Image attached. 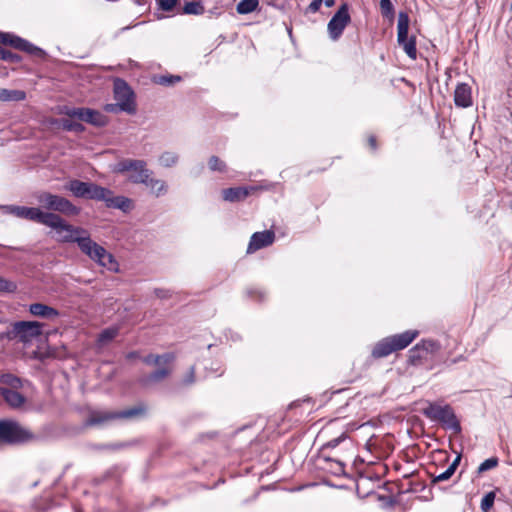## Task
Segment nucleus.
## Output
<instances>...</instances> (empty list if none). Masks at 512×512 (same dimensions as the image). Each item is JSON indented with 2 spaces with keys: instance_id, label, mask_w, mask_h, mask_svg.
Returning a JSON list of instances; mask_svg holds the SVG:
<instances>
[{
  "instance_id": "obj_1",
  "label": "nucleus",
  "mask_w": 512,
  "mask_h": 512,
  "mask_svg": "<svg viewBox=\"0 0 512 512\" xmlns=\"http://www.w3.org/2000/svg\"><path fill=\"white\" fill-rule=\"evenodd\" d=\"M77 244L80 251L89 257L92 261L97 263L109 271L116 272L118 270V263L111 253H109L103 246L92 240L88 230L84 229V233H80L74 242Z\"/></svg>"
},
{
  "instance_id": "obj_2",
  "label": "nucleus",
  "mask_w": 512,
  "mask_h": 512,
  "mask_svg": "<svg viewBox=\"0 0 512 512\" xmlns=\"http://www.w3.org/2000/svg\"><path fill=\"white\" fill-rule=\"evenodd\" d=\"M41 224L51 229L52 237L59 243H74L79 234L84 233V228L69 224L53 212L46 211Z\"/></svg>"
},
{
  "instance_id": "obj_3",
  "label": "nucleus",
  "mask_w": 512,
  "mask_h": 512,
  "mask_svg": "<svg viewBox=\"0 0 512 512\" xmlns=\"http://www.w3.org/2000/svg\"><path fill=\"white\" fill-rule=\"evenodd\" d=\"M418 335V330H407L399 334L385 337L375 344L371 351V355L376 359L387 357L393 352L403 350L408 347Z\"/></svg>"
},
{
  "instance_id": "obj_4",
  "label": "nucleus",
  "mask_w": 512,
  "mask_h": 512,
  "mask_svg": "<svg viewBox=\"0 0 512 512\" xmlns=\"http://www.w3.org/2000/svg\"><path fill=\"white\" fill-rule=\"evenodd\" d=\"M43 324L37 321H18L0 334V340H18L25 345L32 344L42 334Z\"/></svg>"
},
{
  "instance_id": "obj_5",
  "label": "nucleus",
  "mask_w": 512,
  "mask_h": 512,
  "mask_svg": "<svg viewBox=\"0 0 512 512\" xmlns=\"http://www.w3.org/2000/svg\"><path fill=\"white\" fill-rule=\"evenodd\" d=\"M421 413L431 421L441 423L446 429L454 433L461 432V425L450 405H441L434 402H427Z\"/></svg>"
},
{
  "instance_id": "obj_6",
  "label": "nucleus",
  "mask_w": 512,
  "mask_h": 512,
  "mask_svg": "<svg viewBox=\"0 0 512 512\" xmlns=\"http://www.w3.org/2000/svg\"><path fill=\"white\" fill-rule=\"evenodd\" d=\"M34 438V434L20 423L9 419L0 420V444H20Z\"/></svg>"
},
{
  "instance_id": "obj_7",
  "label": "nucleus",
  "mask_w": 512,
  "mask_h": 512,
  "mask_svg": "<svg viewBox=\"0 0 512 512\" xmlns=\"http://www.w3.org/2000/svg\"><path fill=\"white\" fill-rule=\"evenodd\" d=\"M36 199L43 208L50 211H56L68 216H76L80 213V209L72 204L71 201L56 194L41 192L36 196Z\"/></svg>"
},
{
  "instance_id": "obj_8",
  "label": "nucleus",
  "mask_w": 512,
  "mask_h": 512,
  "mask_svg": "<svg viewBox=\"0 0 512 512\" xmlns=\"http://www.w3.org/2000/svg\"><path fill=\"white\" fill-rule=\"evenodd\" d=\"M114 171L118 173L129 172L128 179L135 184L148 183L149 177L152 175V171L147 168V164L143 160H122L115 165Z\"/></svg>"
},
{
  "instance_id": "obj_9",
  "label": "nucleus",
  "mask_w": 512,
  "mask_h": 512,
  "mask_svg": "<svg viewBox=\"0 0 512 512\" xmlns=\"http://www.w3.org/2000/svg\"><path fill=\"white\" fill-rule=\"evenodd\" d=\"M75 197L87 198L92 200L101 201L105 199L108 189L98 186L91 182H83L80 180H71L65 186Z\"/></svg>"
},
{
  "instance_id": "obj_10",
  "label": "nucleus",
  "mask_w": 512,
  "mask_h": 512,
  "mask_svg": "<svg viewBox=\"0 0 512 512\" xmlns=\"http://www.w3.org/2000/svg\"><path fill=\"white\" fill-rule=\"evenodd\" d=\"M409 17L401 12L397 23V41L405 53L412 59L417 58L416 39L414 36L408 37Z\"/></svg>"
},
{
  "instance_id": "obj_11",
  "label": "nucleus",
  "mask_w": 512,
  "mask_h": 512,
  "mask_svg": "<svg viewBox=\"0 0 512 512\" xmlns=\"http://www.w3.org/2000/svg\"><path fill=\"white\" fill-rule=\"evenodd\" d=\"M113 94L116 102L121 104L123 112L131 115L136 113L135 95L126 81L120 78L114 79Z\"/></svg>"
},
{
  "instance_id": "obj_12",
  "label": "nucleus",
  "mask_w": 512,
  "mask_h": 512,
  "mask_svg": "<svg viewBox=\"0 0 512 512\" xmlns=\"http://www.w3.org/2000/svg\"><path fill=\"white\" fill-rule=\"evenodd\" d=\"M145 412L146 409L143 406H136L119 412H94L88 419V424H102L115 419H132L145 415Z\"/></svg>"
},
{
  "instance_id": "obj_13",
  "label": "nucleus",
  "mask_w": 512,
  "mask_h": 512,
  "mask_svg": "<svg viewBox=\"0 0 512 512\" xmlns=\"http://www.w3.org/2000/svg\"><path fill=\"white\" fill-rule=\"evenodd\" d=\"M351 17L347 4H343L339 7L337 12L333 15L327 25L329 37L336 41L342 35L346 26L350 23Z\"/></svg>"
},
{
  "instance_id": "obj_14",
  "label": "nucleus",
  "mask_w": 512,
  "mask_h": 512,
  "mask_svg": "<svg viewBox=\"0 0 512 512\" xmlns=\"http://www.w3.org/2000/svg\"><path fill=\"white\" fill-rule=\"evenodd\" d=\"M4 214L13 215L20 219H26L37 223H42L46 211L38 207H26L18 205H3L0 207Z\"/></svg>"
},
{
  "instance_id": "obj_15",
  "label": "nucleus",
  "mask_w": 512,
  "mask_h": 512,
  "mask_svg": "<svg viewBox=\"0 0 512 512\" xmlns=\"http://www.w3.org/2000/svg\"><path fill=\"white\" fill-rule=\"evenodd\" d=\"M65 114L97 127H103L108 123V118L104 114L90 108H71L67 109Z\"/></svg>"
},
{
  "instance_id": "obj_16",
  "label": "nucleus",
  "mask_w": 512,
  "mask_h": 512,
  "mask_svg": "<svg viewBox=\"0 0 512 512\" xmlns=\"http://www.w3.org/2000/svg\"><path fill=\"white\" fill-rule=\"evenodd\" d=\"M0 43L10 45L13 48L27 52L32 55L42 56L44 51L29 41L9 32H0Z\"/></svg>"
},
{
  "instance_id": "obj_17",
  "label": "nucleus",
  "mask_w": 512,
  "mask_h": 512,
  "mask_svg": "<svg viewBox=\"0 0 512 512\" xmlns=\"http://www.w3.org/2000/svg\"><path fill=\"white\" fill-rule=\"evenodd\" d=\"M275 240V234L273 231L266 230L262 232H255L251 238L247 247V253L251 254L259 249L271 245Z\"/></svg>"
},
{
  "instance_id": "obj_18",
  "label": "nucleus",
  "mask_w": 512,
  "mask_h": 512,
  "mask_svg": "<svg viewBox=\"0 0 512 512\" xmlns=\"http://www.w3.org/2000/svg\"><path fill=\"white\" fill-rule=\"evenodd\" d=\"M455 105L462 108H467L472 105V91L471 87L466 83H460L456 86L454 91Z\"/></svg>"
},
{
  "instance_id": "obj_19",
  "label": "nucleus",
  "mask_w": 512,
  "mask_h": 512,
  "mask_svg": "<svg viewBox=\"0 0 512 512\" xmlns=\"http://www.w3.org/2000/svg\"><path fill=\"white\" fill-rule=\"evenodd\" d=\"M0 395L13 409H20L25 405L26 399L17 389L12 390L6 387H0Z\"/></svg>"
},
{
  "instance_id": "obj_20",
  "label": "nucleus",
  "mask_w": 512,
  "mask_h": 512,
  "mask_svg": "<svg viewBox=\"0 0 512 512\" xmlns=\"http://www.w3.org/2000/svg\"><path fill=\"white\" fill-rule=\"evenodd\" d=\"M161 367L151 374L144 376L139 379V383L143 386H149L151 384L159 383L167 378L172 369L169 365H160Z\"/></svg>"
},
{
  "instance_id": "obj_21",
  "label": "nucleus",
  "mask_w": 512,
  "mask_h": 512,
  "mask_svg": "<svg viewBox=\"0 0 512 512\" xmlns=\"http://www.w3.org/2000/svg\"><path fill=\"white\" fill-rule=\"evenodd\" d=\"M254 190V187H233L224 189L222 195L225 201L238 202L244 200Z\"/></svg>"
},
{
  "instance_id": "obj_22",
  "label": "nucleus",
  "mask_w": 512,
  "mask_h": 512,
  "mask_svg": "<svg viewBox=\"0 0 512 512\" xmlns=\"http://www.w3.org/2000/svg\"><path fill=\"white\" fill-rule=\"evenodd\" d=\"M31 315L44 319H53L59 316L58 310L43 303H33L28 308Z\"/></svg>"
},
{
  "instance_id": "obj_23",
  "label": "nucleus",
  "mask_w": 512,
  "mask_h": 512,
  "mask_svg": "<svg viewBox=\"0 0 512 512\" xmlns=\"http://www.w3.org/2000/svg\"><path fill=\"white\" fill-rule=\"evenodd\" d=\"M104 201L106 206L109 208H117L124 212L128 211L131 208V200L124 196H113L111 190L108 189V193L105 195V199H101Z\"/></svg>"
},
{
  "instance_id": "obj_24",
  "label": "nucleus",
  "mask_w": 512,
  "mask_h": 512,
  "mask_svg": "<svg viewBox=\"0 0 512 512\" xmlns=\"http://www.w3.org/2000/svg\"><path fill=\"white\" fill-rule=\"evenodd\" d=\"M142 360L148 365H170L175 360V355L173 353L162 355L149 354L143 357Z\"/></svg>"
},
{
  "instance_id": "obj_25",
  "label": "nucleus",
  "mask_w": 512,
  "mask_h": 512,
  "mask_svg": "<svg viewBox=\"0 0 512 512\" xmlns=\"http://www.w3.org/2000/svg\"><path fill=\"white\" fill-rule=\"evenodd\" d=\"M26 99V93L23 90H10L0 88V101L2 102H19Z\"/></svg>"
},
{
  "instance_id": "obj_26",
  "label": "nucleus",
  "mask_w": 512,
  "mask_h": 512,
  "mask_svg": "<svg viewBox=\"0 0 512 512\" xmlns=\"http://www.w3.org/2000/svg\"><path fill=\"white\" fill-rule=\"evenodd\" d=\"M147 187L150 188V191L152 194H154L156 197L162 196L167 193V184L165 181L160 179H154L149 177L148 183H145Z\"/></svg>"
},
{
  "instance_id": "obj_27",
  "label": "nucleus",
  "mask_w": 512,
  "mask_h": 512,
  "mask_svg": "<svg viewBox=\"0 0 512 512\" xmlns=\"http://www.w3.org/2000/svg\"><path fill=\"white\" fill-rule=\"evenodd\" d=\"M460 460H461V456L458 455L444 472H442L434 477L433 482H442V481H446L449 478H451V476L455 473V470H456L457 466L459 465Z\"/></svg>"
},
{
  "instance_id": "obj_28",
  "label": "nucleus",
  "mask_w": 512,
  "mask_h": 512,
  "mask_svg": "<svg viewBox=\"0 0 512 512\" xmlns=\"http://www.w3.org/2000/svg\"><path fill=\"white\" fill-rule=\"evenodd\" d=\"M0 382L8 386L7 388L12 390L19 389L22 387V380L10 373L2 374L0 377Z\"/></svg>"
},
{
  "instance_id": "obj_29",
  "label": "nucleus",
  "mask_w": 512,
  "mask_h": 512,
  "mask_svg": "<svg viewBox=\"0 0 512 512\" xmlns=\"http://www.w3.org/2000/svg\"><path fill=\"white\" fill-rule=\"evenodd\" d=\"M258 0H241L236 7L239 14H249L257 9Z\"/></svg>"
},
{
  "instance_id": "obj_30",
  "label": "nucleus",
  "mask_w": 512,
  "mask_h": 512,
  "mask_svg": "<svg viewBox=\"0 0 512 512\" xmlns=\"http://www.w3.org/2000/svg\"><path fill=\"white\" fill-rule=\"evenodd\" d=\"M178 155L172 151L162 153L158 159L159 164L165 168L172 167L178 162Z\"/></svg>"
},
{
  "instance_id": "obj_31",
  "label": "nucleus",
  "mask_w": 512,
  "mask_h": 512,
  "mask_svg": "<svg viewBox=\"0 0 512 512\" xmlns=\"http://www.w3.org/2000/svg\"><path fill=\"white\" fill-rule=\"evenodd\" d=\"M204 12V7L200 2H188L183 7L180 14H188V15H200Z\"/></svg>"
},
{
  "instance_id": "obj_32",
  "label": "nucleus",
  "mask_w": 512,
  "mask_h": 512,
  "mask_svg": "<svg viewBox=\"0 0 512 512\" xmlns=\"http://www.w3.org/2000/svg\"><path fill=\"white\" fill-rule=\"evenodd\" d=\"M118 335V328L117 327H109L107 329H104L98 336V342L101 345H105L111 340H113Z\"/></svg>"
},
{
  "instance_id": "obj_33",
  "label": "nucleus",
  "mask_w": 512,
  "mask_h": 512,
  "mask_svg": "<svg viewBox=\"0 0 512 512\" xmlns=\"http://www.w3.org/2000/svg\"><path fill=\"white\" fill-rule=\"evenodd\" d=\"M437 348V345L435 342L430 340H423L420 343L416 344L415 347L412 349V352H433Z\"/></svg>"
},
{
  "instance_id": "obj_34",
  "label": "nucleus",
  "mask_w": 512,
  "mask_h": 512,
  "mask_svg": "<svg viewBox=\"0 0 512 512\" xmlns=\"http://www.w3.org/2000/svg\"><path fill=\"white\" fill-rule=\"evenodd\" d=\"M495 500V493L489 492L485 494V496L481 500V509L483 512H489V510L493 507Z\"/></svg>"
},
{
  "instance_id": "obj_35",
  "label": "nucleus",
  "mask_w": 512,
  "mask_h": 512,
  "mask_svg": "<svg viewBox=\"0 0 512 512\" xmlns=\"http://www.w3.org/2000/svg\"><path fill=\"white\" fill-rule=\"evenodd\" d=\"M381 13L384 17L391 18L394 16V6L391 0H381L380 1Z\"/></svg>"
},
{
  "instance_id": "obj_36",
  "label": "nucleus",
  "mask_w": 512,
  "mask_h": 512,
  "mask_svg": "<svg viewBox=\"0 0 512 512\" xmlns=\"http://www.w3.org/2000/svg\"><path fill=\"white\" fill-rule=\"evenodd\" d=\"M62 127L63 129L67 131H74V132H83L84 126L80 123L73 122L71 120L65 119L62 121Z\"/></svg>"
},
{
  "instance_id": "obj_37",
  "label": "nucleus",
  "mask_w": 512,
  "mask_h": 512,
  "mask_svg": "<svg viewBox=\"0 0 512 512\" xmlns=\"http://www.w3.org/2000/svg\"><path fill=\"white\" fill-rule=\"evenodd\" d=\"M497 464H498L497 458H495V457L488 458L479 465L478 472L483 473L485 471L493 469L497 466Z\"/></svg>"
},
{
  "instance_id": "obj_38",
  "label": "nucleus",
  "mask_w": 512,
  "mask_h": 512,
  "mask_svg": "<svg viewBox=\"0 0 512 512\" xmlns=\"http://www.w3.org/2000/svg\"><path fill=\"white\" fill-rule=\"evenodd\" d=\"M209 168L212 170V171H220V172H223L225 171V168H226V165L223 161H221L218 157L216 156H212L210 159H209Z\"/></svg>"
},
{
  "instance_id": "obj_39",
  "label": "nucleus",
  "mask_w": 512,
  "mask_h": 512,
  "mask_svg": "<svg viewBox=\"0 0 512 512\" xmlns=\"http://www.w3.org/2000/svg\"><path fill=\"white\" fill-rule=\"evenodd\" d=\"M16 289L17 285L14 282L9 281L3 277H0V292L11 293L15 292Z\"/></svg>"
},
{
  "instance_id": "obj_40",
  "label": "nucleus",
  "mask_w": 512,
  "mask_h": 512,
  "mask_svg": "<svg viewBox=\"0 0 512 512\" xmlns=\"http://www.w3.org/2000/svg\"><path fill=\"white\" fill-rule=\"evenodd\" d=\"M159 9L165 12H172L175 8L178 0H157Z\"/></svg>"
},
{
  "instance_id": "obj_41",
  "label": "nucleus",
  "mask_w": 512,
  "mask_h": 512,
  "mask_svg": "<svg viewBox=\"0 0 512 512\" xmlns=\"http://www.w3.org/2000/svg\"><path fill=\"white\" fill-rule=\"evenodd\" d=\"M181 78L179 76H161L158 78L157 83L161 85H173L176 82H179Z\"/></svg>"
},
{
  "instance_id": "obj_42",
  "label": "nucleus",
  "mask_w": 512,
  "mask_h": 512,
  "mask_svg": "<svg viewBox=\"0 0 512 512\" xmlns=\"http://www.w3.org/2000/svg\"><path fill=\"white\" fill-rule=\"evenodd\" d=\"M0 59L9 62H18L20 60V57L17 54L4 49L2 54L0 55Z\"/></svg>"
},
{
  "instance_id": "obj_43",
  "label": "nucleus",
  "mask_w": 512,
  "mask_h": 512,
  "mask_svg": "<svg viewBox=\"0 0 512 512\" xmlns=\"http://www.w3.org/2000/svg\"><path fill=\"white\" fill-rule=\"evenodd\" d=\"M345 464L341 460L332 461L331 471L335 475H341L344 473Z\"/></svg>"
},
{
  "instance_id": "obj_44",
  "label": "nucleus",
  "mask_w": 512,
  "mask_h": 512,
  "mask_svg": "<svg viewBox=\"0 0 512 512\" xmlns=\"http://www.w3.org/2000/svg\"><path fill=\"white\" fill-rule=\"evenodd\" d=\"M323 0H313L306 8L307 13H316L320 10Z\"/></svg>"
},
{
  "instance_id": "obj_45",
  "label": "nucleus",
  "mask_w": 512,
  "mask_h": 512,
  "mask_svg": "<svg viewBox=\"0 0 512 512\" xmlns=\"http://www.w3.org/2000/svg\"><path fill=\"white\" fill-rule=\"evenodd\" d=\"M195 382V369L191 367L182 380V384L191 385Z\"/></svg>"
},
{
  "instance_id": "obj_46",
  "label": "nucleus",
  "mask_w": 512,
  "mask_h": 512,
  "mask_svg": "<svg viewBox=\"0 0 512 512\" xmlns=\"http://www.w3.org/2000/svg\"><path fill=\"white\" fill-rule=\"evenodd\" d=\"M104 111L108 113H117L119 111H122V106L119 102L109 103L104 105Z\"/></svg>"
},
{
  "instance_id": "obj_47",
  "label": "nucleus",
  "mask_w": 512,
  "mask_h": 512,
  "mask_svg": "<svg viewBox=\"0 0 512 512\" xmlns=\"http://www.w3.org/2000/svg\"><path fill=\"white\" fill-rule=\"evenodd\" d=\"M347 440V436L345 434H342L341 436L337 437V438H334L332 440H330L327 444H326V447L327 448H335L339 445L340 442H344Z\"/></svg>"
},
{
  "instance_id": "obj_48",
  "label": "nucleus",
  "mask_w": 512,
  "mask_h": 512,
  "mask_svg": "<svg viewBox=\"0 0 512 512\" xmlns=\"http://www.w3.org/2000/svg\"><path fill=\"white\" fill-rule=\"evenodd\" d=\"M368 142H369V145L370 147L375 150L377 148V145H376V139L374 136H370L369 139H368Z\"/></svg>"
},
{
  "instance_id": "obj_49",
  "label": "nucleus",
  "mask_w": 512,
  "mask_h": 512,
  "mask_svg": "<svg viewBox=\"0 0 512 512\" xmlns=\"http://www.w3.org/2000/svg\"><path fill=\"white\" fill-rule=\"evenodd\" d=\"M323 4L326 6V7H332L335 5V0H323Z\"/></svg>"
},
{
  "instance_id": "obj_50",
  "label": "nucleus",
  "mask_w": 512,
  "mask_h": 512,
  "mask_svg": "<svg viewBox=\"0 0 512 512\" xmlns=\"http://www.w3.org/2000/svg\"><path fill=\"white\" fill-rule=\"evenodd\" d=\"M155 293H156V295H157L158 297H161V298H163V297H165V296H166V295L164 294V291H163V290H160V289L155 290Z\"/></svg>"
},
{
  "instance_id": "obj_51",
  "label": "nucleus",
  "mask_w": 512,
  "mask_h": 512,
  "mask_svg": "<svg viewBox=\"0 0 512 512\" xmlns=\"http://www.w3.org/2000/svg\"><path fill=\"white\" fill-rule=\"evenodd\" d=\"M134 356H135V354H134V353H130V354L128 355V358H132V357H134Z\"/></svg>"
},
{
  "instance_id": "obj_52",
  "label": "nucleus",
  "mask_w": 512,
  "mask_h": 512,
  "mask_svg": "<svg viewBox=\"0 0 512 512\" xmlns=\"http://www.w3.org/2000/svg\"><path fill=\"white\" fill-rule=\"evenodd\" d=\"M3 50L4 49L2 47H0V55L2 54Z\"/></svg>"
},
{
  "instance_id": "obj_53",
  "label": "nucleus",
  "mask_w": 512,
  "mask_h": 512,
  "mask_svg": "<svg viewBox=\"0 0 512 512\" xmlns=\"http://www.w3.org/2000/svg\"><path fill=\"white\" fill-rule=\"evenodd\" d=\"M511 11H512V2H511Z\"/></svg>"
},
{
  "instance_id": "obj_54",
  "label": "nucleus",
  "mask_w": 512,
  "mask_h": 512,
  "mask_svg": "<svg viewBox=\"0 0 512 512\" xmlns=\"http://www.w3.org/2000/svg\"><path fill=\"white\" fill-rule=\"evenodd\" d=\"M511 209H512V201H511Z\"/></svg>"
}]
</instances>
